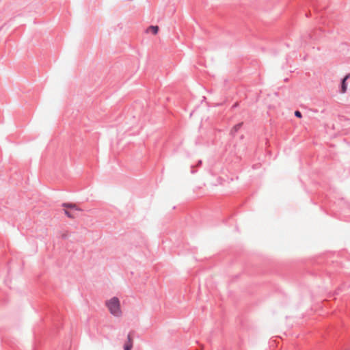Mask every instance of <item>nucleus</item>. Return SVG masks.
Wrapping results in <instances>:
<instances>
[{
    "label": "nucleus",
    "instance_id": "11",
    "mask_svg": "<svg viewBox=\"0 0 350 350\" xmlns=\"http://www.w3.org/2000/svg\"><path fill=\"white\" fill-rule=\"evenodd\" d=\"M237 106V103H235L234 105H233V107H235Z\"/></svg>",
    "mask_w": 350,
    "mask_h": 350
},
{
    "label": "nucleus",
    "instance_id": "9",
    "mask_svg": "<svg viewBox=\"0 0 350 350\" xmlns=\"http://www.w3.org/2000/svg\"><path fill=\"white\" fill-rule=\"evenodd\" d=\"M191 173H195V171L193 170V166H191Z\"/></svg>",
    "mask_w": 350,
    "mask_h": 350
},
{
    "label": "nucleus",
    "instance_id": "1",
    "mask_svg": "<svg viewBox=\"0 0 350 350\" xmlns=\"http://www.w3.org/2000/svg\"><path fill=\"white\" fill-rule=\"evenodd\" d=\"M106 306L110 313L115 317H120L122 311L120 309V304L118 297H113L106 301Z\"/></svg>",
    "mask_w": 350,
    "mask_h": 350
},
{
    "label": "nucleus",
    "instance_id": "10",
    "mask_svg": "<svg viewBox=\"0 0 350 350\" xmlns=\"http://www.w3.org/2000/svg\"><path fill=\"white\" fill-rule=\"evenodd\" d=\"M198 165H201V164H202V161H201V160H200V161H198Z\"/></svg>",
    "mask_w": 350,
    "mask_h": 350
},
{
    "label": "nucleus",
    "instance_id": "6",
    "mask_svg": "<svg viewBox=\"0 0 350 350\" xmlns=\"http://www.w3.org/2000/svg\"><path fill=\"white\" fill-rule=\"evenodd\" d=\"M133 347V344L131 342L130 334L128 335V342L124 345V350H131Z\"/></svg>",
    "mask_w": 350,
    "mask_h": 350
},
{
    "label": "nucleus",
    "instance_id": "3",
    "mask_svg": "<svg viewBox=\"0 0 350 350\" xmlns=\"http://www.w3.org/2000/svg\"><path fill=\"white\" fill-rule=\"evenodd\" d=\"M159 28L157 25H150L146 29V32L151 31L153 35H157L159 32Z\"/></svg>",
    "mask_w": 350,
    "mask_h": 350
},
{
    "label": "nucleus",
    "instance_id": "4",
    "mask_svg": "<svg viewBox=\"0 0 350 350\" xmlns=\"http://www.w3.org/2000/svg\"><path fill=\"white\" fill-rule=\"evenodd\" d=\"M62 206L65 207V208H68L75 209V210H77V211H81V209L77 207V206L75 204H73V203L65 202V203L62 204Z\"/></svg>",
    "mask_w": 350,
    "mask_h": 350
},
{
    "label": "nucleus",
    "instance_id": "5",
    "mask_svg": "<svg viewBox=\"0 0 350 350\" xmlns=\"http://www.w3.org/2000/svg\"><path fill=\"white\" fill-rule=\"evenodd\" d=\"M349 75H347L345 77H344L342 79V81H341V92L342 93H345L346 91H347V84L346 83V80L349 77Z\"/></svg>",
    "mask_w": 350,
    "mask_h": 350
},
{
    "label": "nucleus",
    "instance_id": "2",
    "mask_svg": "<svg viewBox=\"0 0 350 350\" xmlns=\"http://www.w3.org/2000/svg\"><path fill=\"white\" fill-rule=\"evenodd\" d=\"M243 122L238 123L235 124L230 131V135L232 137H234L236 133L239 131V130L242 127Z\"/></svg>",
    "mask_w": 350,
    "mask_h": 350
},
{
    "label": "nucleus",
    "instance_id": "7",
    "mask_svg": "<svg viewBox=\"0 0 350 350\" xmlns=\"http://www.w3.org/2000/svg\"><path fill=\"white\" fill-rule=\"evenodd\" d=\"M64 214L69 218H75V215L66 209H64Z\"/></svg>",
    "mask_w": 350,
    "mask_h": 350
},
{
    "label": "nucleus",
    "instance_id": "8",
    "mask_svg": "<svg viewBox=\"0 0 350 350\" xmlns=\"http://www.w3.org/2000/svg\"><path fill=\"white\" fill-rule=\"evenodd\" d=\"M295 116L298 118H301L302 117V114H301L300 111L296 110L295 111Z\"/></svg>",
    "mask_w": 350,
    "mask_h": 350
}]
</instances>
